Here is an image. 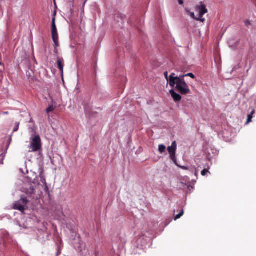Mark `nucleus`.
Returning a JSON list of instances; mask_svg holds the SVG:
<instances>
[{"label": "nucleus", "instance_id": "obj_7", "mask_svg": "<svg viewBox=\"0 0 256 256\" xmlns=\"http://www.w3.org/2000/svg\"><path fill=\"white\" fill-rule=\"evenodd\" d=\"M170 94L172 97L173 98L174 100L176 102H180L182 100L181 96L180 94L176 92L174 90H170Z\"/></svg>", "mask_w": 256, "mask_h": 256}, {"label": "nucleus", "instance_id": "obj_19", "mask_svg": "<svg viewBox=\"0 0 256 256\" xmlns=\"http://www.w3.org/2000/svg\"><path fill=\"white\" fill-rule=\"evenodd\" d=\"M190 16H191L192 18H194V20H196V18H196V17L195 16L194 14V12H190Z\"/></svg>", "mask_w": 256, "mask_h": 256}, {"label": "nucleus", "instance_id": "obj_10", "mask_svg": "<svg viewBox=\"0 0 256 256\" xmlns=\"http://www.w3.org/2000/svg\"><path fill=\"white\" fill-rule=\"evenodd\" d=\"M166 147L164 144H160L158 146V151L160 153L162 154L166 151Z\"/></svg>", "mask_w": 256, "mask_h": 256}, {"label": "nucleus", "instance_id": "obj_16", "mask_svg": "<svg viewBox=\"0 0 256 256\" xmlns=\"http://www.w3.org/2000/svg\"><path fill=\"white\" fill-rule=\"evenodd\" d=\"M208 172H209L208 170L206 169H204L202 171L201 174L202 176H204L207 174Z\"/></svg>", "mask_w": 256, "mask_h": 256}, {"label": "nucleus", "instance_id": "obj_24", "mask_svg": "<svg viewBox=\"0 0 256 256\" xmlns=\"http://www.w3.org/2000/svg\"><path fill=\"white\" fill-rule=\"evenodd\" d=\"M178 4L180 5L182 4H184L183 0H178Z\"/></svg>", "mask_w": 256, "mask_h": 256}, {"label": "nucleus", "instance_id": "obj_4", "mask_svg": "<svg viewBox=\"0 0 256 256\" xmlns=\"http://www.w3.org/2000/svg\"><path fill=\"white\" fill-rule=\"evenodd\" d=\"M177 148L176 142H173L171 146L168 148V150L170 154V158L176 164V152Z\"/></svg>", "mask_w": 256, "mask_h": 256}, {"label": "nucleus", "instance_id": "obj_25", "mask_svg": "<svg viewBox=\"0 0 256 256\" xmlns=\"http://www.w3.org/2000/svg\"><path fill=\"white\" fill-rule=\"evenodd\" d=\"M54 52L56 54H58V51L57 48H55L54 50Z\"/></svg>", "mask_w": 256, "mask_h": 256}, {"label": "nucleus", "instance_id": "obj_15", "mask_svg": "<svg viewBox=\"0 0 256 256\" xmlns=\"http://www.w3.org/2000/svg\"><path fill=\"white\" fill-rule=\"evenodd\" d=\"M182 76H184V78L185 76H190V78L193 79L195 78V76L192 73H188L185 75H182Z\"/></svg>", "mask_w": 256, "mask_h": 256}, {"label": "nucleus", "instance_id": "obj_1", "mask_svg": "<svg viewBox=\"0 0 256 256\" xmlns=\"http://www.w3.org/2000/svg\"><path fill=\"white\" fill-rule=\"evenodd\" d=\"M22 192L25 194L22 196L20 200L16 202L13 206L14 210H17L22 212L26 210V205L30 200L37 198L35 194V188L32 184H28L22 188Z\"/></svg>", "mask_w": 256, "mask_h": 256}, {"label": "nucleus", "instance_id": "obj_28", "mask_svg": "<svg viewBox=\"0 0 256 256\" xmlns=\"http://www.w3.org/2000/svg\"><path fill=\"white\" fill-rule=\"evenodd\" d=\"M11 140H12V138H10V139H9L10 142Z\"/></svg>", "mask_w": 256, "mask_h": 256}, {"label": "nucleus", "instance_id": "obj_5", "mask_svg": "<svg viewBox=\"0 0 256 256\" xmlns=\"http://www.w3.org/2000/svg\"><path fill=\"white\" fill-rule=\"evenodd\" d=\"M55 22H56V18L54 17L52 18V39H54V38H58Z\"/></svg>", "mask_w": 256, "mask_h": 256}, {"label": "nucleus", "instance_id": "obj_2", "mask_svg": "<svg viewBox=\"0 0 256 256\" xmlns=\"http://www.w3.org/2000/svg\"><path fill=\"white\" fill-rule=\"evenodd\" d=\"M170 86L174 88L181 94L186 95L190 94V90L184 80V76H180L179 78L176 79L172 78Z\"/></svg>", "mask_w": 256, "mask_h": 256}, {"label": "nucleus", "instance_id": "obj_9", "mask_svg": "<svg viewBox=\"0 0 256 256\" xmlns=\"http://www.w3.org/2000/svg\"><path fill=\"white\" fill-rule=\"evenodd\" d=\"M254 113L255 110H252L250 112V114L248 115L246 124H248L249 122H251L252 119L253 118V114H254Z\"/></svg>", "mask_w": 256, "mask_h": 256}, {"label": "nucleus", "instance_id": "obj_22", "mask_svg": "<svg viewBox=\"0 0 256 256\" xmlns=\"http://www.w3.org/2000/svg\"><path fill=\"white\" fill-rule=\"evenodd\" d=\"M181 168L184 170H188V167L185 166H179Z\"/></svg>", "mask_w": 256, "mask_h": 256}, {"label": "nucleus", "instance_id": "obj_12", "mask_svg": "<svg viewBox=\"0 0 256 256\" xmlns=\"http://www.w3.org/2000/svg\"><path fill=\"white\" fill-rule=\"evenodd\" d=\"M52 40L54 44V46L55 48H57L59 46V42H58V38H54V39H52Z\"/></svg>", "mask_w": 256, "mask_h": 256}, {"label": "nucleus", "instance_id": "obj_13", "mask_svg": "<svg viewBox=\"0 0 256 256\" xmlns=\"http://www.w3.org/2000/svg\"><path fill=\"white\" fill-rule=\"evenodd\" d=\"M184 214V210H182L180 211V214H177L175 216L174 220H176L178 219H179Z\"/></svg>", "mask_w": 256, "mask_h": 256}, {"label": "nucleus", "instance_id": "obj_11", "mask_svg": "<svg viewBox=\"0 0 256 256\" xmlns=\"http://www.w3.org/2000/svg\"><path fill=\"white\" fill-rule=\"evenodd\" d=\"M176 79V78H179L180 76H176V74L174 73H172L168 77V80H169V84H170L171 78Z\"/></svg>", "mask_w": 256, "mask_h": 256}, {"label": "nucleus", "instance_id": "obj_20", "mask_svg": "<svg viewBox=\"0 0 256 256\" xmlns=\"http://www.w3.org/2000/svg\"><path fill=\"white\" fill-rule=\"evenodd\" d=\"M250 24H251V23H250V21H249V20H246V21L245 22V25H246V26H248L250 25Z\"/></svg>", "mask_w": 256, "mask_h": 256}, {"label": "nucleus", "instance_id": "obj_3", "mask_svg": "<svg viewBox=\"0 0 256 256\" xmlns=\"http://www.w3.org/2000/svg\"><path fill=\"white\" fill-rule=\"evenodd\" d=\"M30 148L32 151L34 152H37L41 149V140L38 135H36L34 138H31Z\"/></svg>", "mask_w": 256, "mask_h": 256}, {"label": "nucleus", "instance_id": "obj_23", "mask_svg": "<svg viewBox=\"0 0 256 256\" xmlns=\"http://www.w3.org/2000/svg\"><path fill=\"white\" fill-rule=\"evenodd\" d=\"M60 253H61V252L60 250V248H58V252H56V256H58V255H60Z\"/></svg>", "mask_w": 256, "mask_h": 256}, {"label": "nucleus", "instance_id": "obj_17", "mask_svg": "<svg viewBox=\"0 0 256 256\" xmlns=\"http://www.w3.org/2000/svg\"><path fill=\"white\" fill-rule=\"evenodd\" d=\"M164 77L166 78V80L167 82L168 83H169V80H168V72H164Z\"/></svg>", "mask_w": 256, "mask_h": 256}, {"label": "nucleus", "instance_id": "obj_29", "mask_svg": "<svg viewBox=\"0 0 256 256\" xmlns=\"http://www.w3.org/2000/svg\"><path fill=\"white\" fill-rule=\"evenodd\" d=\"M2 65V63L0 62V66Z\"/></svg>", "mask_w": 256, "mask_h": 256}, {"label": "nucleus", "instance_id": "obj_26", "mask_svg": "<svg viewBox=\"0 0 256 256\" xmlns=\"http://www.w3.org/2000/svg\"><path fill=\"white\" fill-rule=\"evenodd\" d=\"M9 114V112H4L2 113V114Z\"/></svg>", "mask_w": 256, "mask_h": 256}, {"label": "nucleus", "instance_id": "obj_14", "mask_svg": "<svg viewBox=\"0 0 256 256\" xmlns=\"http://www.w3.org/2000/svg\"><path fill=\"white\" fill-rule=\"evenodd\" d=\"M54 110V107L53 106H50L46 108V112L48 114L50 112H53Z\"/></svg>", "mask_w": 256, "mask_h": 256}, {"label": "nucleus", "instance_id": "obj_18", "mask_svg": "<svg viewBox=\"0 0 256 256\" xmlns=\"http://www.w3.org/2000/svg\"><path fill=\"white\" fill-rule=\"evenodd\" d=\"M19 128V123H16L15 127L14 128L13 132H16L18 130Z\"/></svg>", "mask_w": 256, "mask_h": 256}, {"label": "nucleus", "instance_id": "obj_8", "mask_svg": "<svg viewBox=\"0 0 256 256\" xmlns=\"http://www.w3.org/2000/svg\"><path fill=\"white\" fill-rule=\"evenodd\" d=\"M64 60L62 58H58L57 63H58V69L61 71L62 73L63 72L64 70Z\"/></svg>", "mask_w": 256, "mask_h": 256}, {"label": "nucleus", "instance_id": "obj_6", "mask_svg": "<svg viewBox=\"0 0 256 256\" xmlns=\"http://www.w3.org/2000/svg\"><path fill=\"white\" fill-rule=\"evenodd\" d=\"M196 9L199 12V16L200 18H202L205 14L208 12V10L206 9V6L204 4H201L200 6H197Z\"/></svg>", "mask_w": 256, "mask_h": 256}, {"label": "nucleus", "instance_id": "obj_27", "mask_svg": "<svg viewBox=\"0 0 256 256\" xmlns=\"http://www.w3.org/2000/svg\"><path fill=\"white\" fill-rule=\"evenodd\" d=\"M0 156H2V158H4V154H0Z\"/></svg>", "mask_w": 256, "mask_h": 256}, {"label": "nucleus", "instance_id": "obj_21", "mask_svg": "<svg viewBox=\"0 0 256 256\" xmlns=\"http://www.w3.org/2000/svg\"><path fill=\"white\" fill-rule=\"evenodd\" d=\"M196 20L200 21V22H204L205 20V19L204 18H200V17L199 16L198 18H196Z\"/></svg>", "mask_w": 256, "mask_h": 256}]
</instances>
